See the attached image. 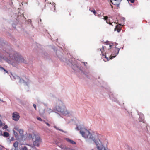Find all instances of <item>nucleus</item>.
I'll return each instance as SVG.
<instances>
[{
	"label": "nucleus",
	"instance_id": "nucleus-15",
	"mask_svg": "<svg viewBox=\"0 0 150 150\" xmlns=\"http://www.w3.org/2000/svg\"><path fill=\"white\" fill-rule=\"evenodd\" d=\"M20 136L21 137V139L22 141H25L26 140L27 138H25V137H26L25 135H24L22 134V135H21Z\"/></svg>",
	"mask_w": 150,
	"mask_h": 150
},
{
	"label": "nucleus",
	"instance_id": "nucleus-22",
	"mask_svg": "<svg viewBox=\"0 0 150 150\" xmlns=\"http://www.w3.org/2000/svg\"><path fill=\"white\" fill-rule=\"evenodd\" d=\"M89 11L91 12H93L95 14V16H96V14L97 13L96 12V11L94 9H91V8H90Z\"/></svg>",
	"mask_w": 150,
	"mask_h": 150
},
{
	"label": "nucleus",
	"instance_id": "nucleus-45",
	"mask_svg": "<svg viewBox=\"0 0 150 150\" xmlns=\"http://www.w3.org/2000/svg\"><path fill=\"white\" fill-rule=\"evenodd\" d=\"M44 105L45 106H47V104H44Z\"/></svg>",
	"mask_w": 150,
	"mask_h": 150
},
{
	"label": "nucleus",
	"instance_id": "nucleus-39",
	"mask_svg": "<svg viewBox=\"0 0 150 150\" xmlns=\"http://www.w3.org/2000/svg\"><path fill=\"white\" fill-rule=\"evenodd\" d=\"M3 147L0 145V150H2Z\"/></svg>",
	"mask_w": 150,
	"mask_h": 150
},
{
	"label": "nucleus",
	"instance_id": "nucleus-27",
	"mask_svg": "<svg viewBox=\"0 0 150 150\" xmlns=\"http://www.w3.org/2000/svg\"><path fill=\"white\" fill-rule=\"evenodd\" d=\"M52 6H53V8H52V11H54L53 10V9H54V10H55V3H52Z\"/></svg>",
	"mask_w": 150,
	"mask_h": 150
},
{
	"label": "nucleus",
	"instance_id": "nucleus-35",
	"mask_svg": "<svg viewBox=\"0 0 150 150\" xmlns=\"http://www.w3.org/2000/svg\"><path fill=\"white\" fill-rule=\"evenodd\" d=\"M3 125V124L2 122L1 121L0 119V127H1Z\"/></svg>",
	"mask_w": 150,
	"mask_h": 150
},
{
	"label": "nucleus",
	"instance_id": "nucleus-5",
	"mask_svg": "<svg viewBox=\"0 0 150 150\" xmlns=\"http://www.w3.org/2000/svg\"><path fill=\"white\" fill-rule=\"evenodd\" d=\"M115 48L117 49V50H115L112 53L109 58L106 57V55H105L104 54H102V55L103 56H105V57L107 59V61H108L110 59H112L115 58L118 54L120 49L117 48L116 46L115 47Z\"/></svg>",
	"mask_w": 150,
	"mask_h": 150
},
{
	"label": "nucleus",
	"instance_id": "nucleus-14",
	"mask_svg": "<svg viewBox=\"0 0 150 150\" xmlns=\"http://www.w3.org/2000/svg\"><path fill=\"white\" fill-rule=\"evenodd\" d=\"M101 19H103L105 20L106 21V22L108 24H109L110 25L112 24V23L109 22V20L108 19L107 16H103V18H101Z\"/></svg>",
	"mask_w": 150,
	"mask_h": 150
},
{
	"label": "nucleus",
	"instance_id": "nucleus-17",
	"mask_svg": "<svg viewBox=\"0 0 150 150\" xmlns=\"http://www.w3.org/2000/svg\"><path fill=\"white\" fill-rule=\"evenodd\" d=\"M81 63L84 64V65L85 66V67L87 69H89V67L87 65V64L86 62H82Z\"/></svg>",
	"mask_w": 150,
	"mask_h": 150
},
{
	"label": "nucleus",
	"instance_id": "nucleus-30",
	"mask_svg": "<svg viewBox=\"0 0 150 150\" xmlns=\"http://www.w3.org/2000/svg\"><path fill=\"white\" fill-rule=\"evenodd\" d=\"M37 119L38 120H39V121H44L43 120H42L41 118L40 117H37Z\"/></svg>",
	"mask_w": 150,
	"mask_h": 150
},
{
	"label": "nucleus",
	"instance_id": "nucleus-37",
	"mask_svg": "<svg viewBox=\"0 0 150 150\" xmlns=\"http://www.w3.org/2000/svg\"><path fill=\"white\" fill-rule=\"evenodd\" d=\"M12 26L14 28H16V24H14V23H13L12 24Z\"/></svg>",
	"mask_w": 150,
	"mask_h": 150
},
{
	"label": "nucleus",
	"instance_id": "nucleus-29",
	"mask_svg": "<svg viewBox=\"0 0 150 150\" xmlns=\"http://www.w3.org/2000/svg\"><path fill=\"white\" fill-rule=\"evenodd\" d=\"M22 150H28V148L27 147L24 146L22 148Z\"/></svg>",
	"mask_w": 150,
	"mask_h": 150
},
{
	"label": "nucleus",
	"instance_id": "nucleus-7",
	"mask_svg": "<svg viewBox=\"0 0 150 150\" xmlns=\"http://www.w3.org/2000/svg\"><path fill=\"white\" fill-rule=\"evenodd\" d=\"M54 112L53 110L49 108H47L43 111L40 110V115H43L45 114H50V113Z\"/></svg>",
	"mask_w": 150,
	"mask_h": 150
},
{
	"label": "nucleus",
	"instance_id": "nucleus-10",
	"mask_svg": "<svg viewBox=\"0 0 150 150\" xmlns=\"http://www.w3.org/2000/svg\"><path fill=\"white\" fill-rule=\"evenodd\" d=\"M13 119L15 121L18 120L20 117L19 114L17 112H15L12 114Z\"/></svg>",
	"mask_w": 150,
	"mask_h": 150
},
{
	"label": "nucleus",
	"instance_id": "nucleus-1",
	"mask_svg": "<svg viewBox=\"0 0 150 150\" xmlns=\"http://www.w3.org/2000/svg\"><path fill=\"white\" fill-rule=\"evenodd\" d=\"M76 129L80 130V134L82 137L85 139H89L91 140H93L95 143L96 142H97V141H96L95 140L94 133L90 132L85 128L83 125H76Z\"/></svg>",
	"mask_w": 150,
	"mask_h": 150
},
{
	"label": "nucleus",
	"instance_id": "nucleus-11",
	"mask_svg": "<svg viewBox=\"0 0 150 150\" xmlns=\"http://www.w3.org/2000/svg\"><path fill=\"white\" fill-rule=\"evenodd\" d=\"M120 1L119 0H113V1L111 0H110V1L111 3H112V4L114 5H117V7L119 6Z\"/></svg>",
	"mask_w": 150,
	"mask_h": 150
},
{
	"label": "nucleus",
	"instance_id": "nucleus-46",
	"mask_svg": "<svg viewBox=\"0 0 150 150\" xmlns=\"http://www.w3.org/2000/svg\"><path fill=\"white\" fill-rule=\"evenodd\" d=\"M110 5L111 6L112 8H113V6L111 4Z\"/></svg>",
	"mask_w": 150,
	"mask_h": 150
},
{
	"label": "nucleus",
	"instance_id": "nucleus-32",
	"mask_svg": "<svg viewBox=\"0 0 150 150\" xmlns=\"http://www.w3.org/2000/svg\"><path fill=\"white\" fill-rule=\"evenodd\" d=\"M66 150H74V149L71 148L67 147Z\"/></svg>",
	"mask_w": 150,
	"mask_h": 150
},
{
	"label": "nucleus",
	"instance_id": "nucleus-2",
	"mask_svg": "<svg viewBox=\"0 0 150 150\" xmlns=\"http://www.w3.org/2000/svg\"><path fill=\"white\" fill-rule=\"evenodd\" d=\"M54 110L65 116H70L73 113L72 112L67 109L63 102L60 100L57 101Z\"/></svg>",
	"mask_w": 150,
	"mask_h": 150
},
{
	"label": "nucleus",
	"instance_id": "nucleus-33",
	"mask_svg": "<svg viewBox=\"0 0 150 150\" xmlns=\"http://www.w3.org/2000/svg\"><path fill=\"white\" fill-rule=\"evenodd\" d=\"M8 128V126L6 125H5L3 127V129H6Z\"/></svg>",
	"mask_w": 150,
	"mask_h": 150
},
{
	"label": "nucleus",
	"instance_id": "nucleus-4",
	"mask_svg": "<svg viewBox=\"0 0 150 150\" xmlns=\"http://www.w3.org/2000/svg\"><path fill=\"white\" fill-rule=\"evenodd\" d=\"M10 77L12 79H15L18 80L20 83H24L27 86H28V84L29 83V80L28 79L25 78V79H21L19 76L16 75H13L11 74V76H10Z\"/></svg>",
	"mask_w": 150,
	"mask_h": 150
},
{
	"label": "nucleus",
	"instance_id": "nucleus-34",
	"mask_svg": "<svg viewBox=\"0 0 150 150\" xmlns=\"http://www.w3.org/2000/svg\"><path fill=\"white\" fill-rule=\"evenodd\" d=\"M14 129L17 130V131H19V130H20V129H19V128L18 127H15L14 128Z\"/></svg>",
	"mask_w": 150,
	"mask_h": 150
},
{
	"label": "nucleus",
	"instance_id": "nucleus-42",
	"mask_svg": "<svg viewBox=\"0 0 150 150\" xmlns=\"http://www.w3.org/2000/svg\"><path fill=\"white\" fill-rule=\"evenodd\" d=\"M38 101L39 103H42L39 100H38Z\"/></svg>",
	"mask_w": 150,
	"mask_h": 150
},
{
	"label": "nucleus",
	"instance_id": "nucleus-6",
	"mask_svg": "<svg viewBox=\"0 0 150 150\" xmlns=\"http://www.w3.org/2000/svg\"><path fill=\"white\" fill-rule=\"evenodd\" d=\"M96 144L97 149L99 150H110L108 149H106L104 147L100 140L97 141V142H96Z\"/></svg>",
	"mask_w": 150,
	"mask_h": 150
},
{
	"label": "nucleus",
	"instance_id": "nucleus-40",
	"mask_svg": "<svg viewBox=\"0 0 150 150\" xmlns=\"http://www.w3.org/2000/svg\"><path fill=\"white\" fill-rule=\"evenodd\" d=\"M120 30H121V29H117V32H120Z\"/></svg>",
	"mask_w": 150,
	"mask_h": 150
},
{
	"label": "nucleus",
	"instance_id": "nucleus-19",
	"mask_svg": "<svg viewBox=\"0 0 150 150\" xmlns=\"http://www.w3.org/2000/svg\"><path fill=\"white\" fill-rule=\"evenodd\" d=\"M0 70L1 71H4V73H8V71L7 70H5L4 68L1 67V66H0Z\"/></svg>",
	"mask_w": 150,
	"mask_h": 150
},
{
	"label": "nucleus",
	"instance_id": "nucleus-49",
	"mask_svg": "<svg viewBox=\"0 0 150 150\" xmlns=\"http://www.w3.org/2000/svg\"><path fill=\"white\" fill-rule=\"evenodd\" d=\"M57 56L59 57V56H60H60H58V55H57Z\"/></svg>",
	"mask_w": 150,
	"mask_h": 150
},
{
	"label": "nucleus",
	"instance_id": "nucleus-53",
	"mask_svg": "<svg viewBox=\"0 0 150 150\" xmlns=\"http://www.w3.org/2000/svg\"><path fill=\"white\" fill-rule=\"evenodd\" d=\"M92 150H93V149H92Z\"/></svg>",
	"mask_w": 150,
	"mask_h": 150
},
{
	"label": "nucleus",
	"instance_id": "nucleus-16",
	"mask_svg": "<svg viewBox=\"0 0 150 150\" xmlns=\"http://www.w3.org/2000/svg\"><path fill=\"white\" fill-rule=\"evenodd\" d=\"M9 136V134L7 132H4L3 135V136L5 137H8Z\"/></svg>",
	"mask_w": 150,
	"mask_h": 150
},
{
	"label": "nucleus",
	"instance_id": "nucleus-21",
	"mask_svg": "<svg viewBox=\"0 0 150 150\" xmlns=\"http://www.w3.org/2000/svg\"><path fill=\"white\" fill-rule=\"evenodd\" d=\"M59 58H60V59H61V60L64 62H66L67 61V60L65 58H64L63 57H60V56H59Z\"/></svg>",
	"mask_w": 150,
	"mask_h": 150
},
{
	"label": "nucleus",
	"instance_id": "nucleus-25",
	"mask_svg": "<svg viewBox=\"0 0 150 150\" xmlns=\"http://www.w3.org/2000/svg\"><path fill=\"white\" fill-rule=\"evenodd\" d=\"M13 133L15 136L16 137L18 136V134L16 132L15 130H13Z\"/></svg>",
	"mask_w": 150,
	"mask_h": 150
},
{
	"label": "nucleus",
	"instance_id": "nucleus-20",
	"mask_svg": "<svg viewBox=\"0 0 150 150\" xmlns=\"http://www.w3.org/2000/svg\"><path fill=\"white\" fill-rule=\"evenodd\" d=\"M54 128H55V129H57V130H59V131H62V132H64V133H66L67 132H66V131H63V130H62V129H59L56 126H54Z\"/></svg>",
	"mask_w": 150,
	"mask_h": 150
},
{
	"label": "nucleus",
	"instance_id": "nucleus-52",
	"mask_svg": "<svg viewBox=\"0 0 150 150\" xmlns=\"http://www.w3.org/2000/svg\"><path fill=\"white\" fill-rule=\"evenodd\" d=\"M122 49H123V47H122Z\"/></svg>",
	"mask_w": 150,
	"mask_h": 150
},
{
	"label": "nucleus",
	"instance_id": "nucleus-26",
	"mask_svg": "<svg viewBox=\"0 0 150 150\" xmlns=\"http://www.w3.org/2000/svg\"><path fill=\"white\" fill-rule=\"evenodd\" d=\"M145 127H146L147 130L149 131V132H150V127L148 126L147 127V125L145 124Z\"/></svg>",
	"mask_w": 150,
	"mask_h": 150
},
{
	"label": "nucleus",
	"instance_id": "nucleus-38",
	"mask_svg": "<svg viewBox=\"0 0 150 150\" xmlns=\"http://www.w3.org/2000/svg\"><path fill=\"white\" fill-rule=\"evenodd\" d=\"M3 132L2 130H0V136H3V134H2Z\"/></svg>",
	"mask_w": 150,
	"mask_h": 150
},
{
	"label": "nucleus",
	"instance_id": "nucleus-12",
	"mask_svg": "<svg viewBox=\"0 0 150 150\" xmlns=\"http://www.w3.org/2000/svg\"><path fill=\"white\" fill-rule=\"evenodd\" d=\"M65 139L69 143L75 145L76 144V142L70 139L69 138H65Z\"/></svg>",
	"mask_w": 150,
	"mask_h": 150
},
{
	"label": "nucleus",
	"instance_id": "nucleus-41",
	"mask_svg": "<svg viewBox=\"0 0 150 150\" xmlns=\"http://www.w3.org/2000/svg\"><path fill=\"white\" fill-rule=\"evenodd\" d=\"M104 49V47L103 46L102 50H103ZM100 51H101L102 52V49H100Z\"/></svg>",
	"mask_w": 150,
	"mask_h": 150
},
{
	"label": "nucleus",
	"instance_id": "nucleus-3",
	"mask_svg": "<svg viewBox=\"0 0 150 150\" xmlns=\"http://www.w3.org/2000/svg\"><path fill=\"white\" fill-rule=\"evenodd\" d=\"M73 70L76 71H80L85 75L86 77L88 78L89 71L88 70H84L83 67L81 66L78 61H75L74 62H70Z\"/></svg>",
	"mask_w": 150,
	"mask_h": 150
},
{
	"label": "nucleus",
	"instance_id": "nucleus-44",
	"mask_svg": "<svg viewBox=\"0 0 150 150\" xmlns=\"http://www.w3.org/2000/svg\"><path fill=\"white\" fill-rule=\"evenodd\" d=\"M115 44L116 46L118 45V44L116 43H115Z\"/></svg>",
	"mask_w": 150,
	"mask_h": 150
},
{
	"label": "nucleus",
	"instance_id": "nucleus-24",
	"mask_svg": "<svg viewBox=\"0 0 150 150\" xmlns=\"http://www.w3.org/2000/svg\"><path fill=\"white\" fill-rule=\"evenodd\" d=\"M27 136L28 137V138L29 139H33V138H32V136L31 134H29L28 135H27Z\"/></svg>",
	"mask_w": 150,
	"mask_h": 150
},
{
	"label": "nucleus",
	"instance_id": "nucleus-18",
	"mask_svg": "<svg viewBox=\"0 0 150 150\" xmlns=\"http://www.w3.org/2000/svg\"><path fill=\"white\" fill-rule=\"evenodd\" d=\"M18 142L17 141L16 142L13 144V146L15 148L18 147Z\"/></svg>",
	"mask_w": 150,
	"mask_h": 150
},
{
	"label": "nucleus",
	"instance_id": "nucleus-8",
	"mask_svg": "<svg viewBox=\"0 0 150 150\" xmlns=\"http://www.w3.org/2000/svg\"><path fill=\"white\" fill-rule=\"evenodd\" d=\"M35 140L33 142V144L34 146L38 147L41 142V139L39 136L35 135Z\"/></svg>",
	"mask_w": 150,
	"mask_h": 150
},
{
	"label": "nucleus",
	"instance_id": "nucleus-50",
	"mask_svg": "<svg viewBox=\"0 0 150 150\" xmlns=\"http://www.w3.org/2000/svg\"><path fill=\"white\" fill-rule=\"evenodd\" d=\"M116 28L115 29V30H116Z\"/></svg>",
	"mask_w": 150,
	"mask_h": 150
},
{
	"label": "nucleus",
	"instance_id": "nucleus-23",
	"mask_svg": "<svg viewBox=\"0 0 150 150\" xmlns=\"http://www.w3.org/2000/svg\"><path fill=\"white\" fill-rule=\"evenodd\" d=\"M19 132L20 134V135L23 134V129H20L19 130Z\"/></svg>",
	"mask_w": 150,
	"mask_h": 150
},
{
	"label": "nucleus",
	"instance_id": "nucleus-13",
	"mask_svg": "<svg viewBox=\"0 0 150 150\" xmlns=\"http://www.w3.org/2000/svg\"><path fill=\"white\" fill-rule=\"evenodd\" d=\"M139 115V120L140 122H142L143 123H144V115L142 114H141L140 115Z\"/></svg>",
	"mask_w": 150,
	"mask_h": 150
},
{
	"label": "nucleus",
	"instance_id": "nucleus-47",
	"mask_svg": "<svg viewBox=\"0 0 150 150\" xmlns=\"http://www.w3.org/2000/svg\"><path fill=\"white\" fill-rule=\"evenodd\" d=\"M59 52V51H57V52H56V54H57V53Z\"/></svg>",
	"mask_w": 150,
	"mask_h": 150
},
{
	"label": "nucleus",
	"instance_id": "nucleus-51",
	"mask_svg": "<svg viewBox=\"0 0 150 150\" xmlns=\"http://www.w3.org/2000/svg\"><path fill=\"white\" fill-rule=\"evenodd\" d=\"M100 15H98V16H100Z\"/></svg>",
	"mask_w": 150,
	"mask_h": 150
},
{
	"label": "nucleus",
	"instance_id": "nucleus-36",
	"mask_svg": "<svg viewBox=\"0 0 150 150\" xmlns=\"http://www.w3.org/2000/svg\"><path fill=\"white\" fill-rule=\"evenodd\" d=\"M33 106L34 108L35 109V110H36V105L35 104H33Z\"/></svg>",
	"mask_w": 150,
	"mask_h": 150
},
{
	"label": "nucleus",
	"instance_id": "nucleus-48",
	"mask_svg": "<svg viewBox=\"0 0 150 150\" xmlns=\"http://www.w3.org/2000/svg\"><path fill=\"white\" fill-rule=\"evenodd\" d=\"M0 101H3L2 100L0 99Z\"/></svg>",
	"mask_w": 150,
	"mask_h": 150
},
{
	"label": "nucleus",
	"instance_id": "nucleus-43",
	"mask_svg": "<svg viewBox=\"0 0 150 150\" xmlns=\"http://www.w3.org/2000/svg\"><path fill=\"white\" fill-rule=\"evenodd\" d=\"M112 46V45H110V46H109L110 48H109V49H110L111 48Z\"/></svg>",
	"mask_w": 150,
	"mask_h": 150
},
{
	"label": "nucleus",
	"instance_id": "nucleus-28",
	"mask_svg": "<svg viewBox=\"0 0 150 150\" xmlns=\"http://www.w3.org/2000/svg\"><path fill=\"white\" fill-rule=\"evenodd\" d=\"M67 147L66 146H62L61 148L62 149L66 150Z\"/></svg>",
	"mask_w": 150,
	"mask_h": 150
},
{
	"label": "nucleus",
	"instance_id": "nucleus-31",
	"mask_svg": "<svg viewBox=\"0 0 150 150\" xmlns=\"http://www.w3.org/2000/svg\"><path fill=\"white\" fill-rule=\"evenodd\" d=\"M43 122L45 123L49 127L50 126V125L49 123L46 122L45 120L43 121Z\"/></svg>",
	"mask_w": 150,
	"mask_h": 150
},
{
	"label": "nucleus",
	"instance_id": "nucleus-9",
	"mask_svg": "<svg viewBox=\"0 0 150 150\" xmlns=\"http://www.w3.org/2000/svg\"><path fill=\"white\" fill-rule=\"evenodd\" d=\"M109 96L110 98L113 101L116 102L120 105L119 101L115 98L116 96L115 94H114L111 92L109 94Z\"/></svg>",
	"mask_w": 150,
	"mask_h": 150
}]
</instances>
